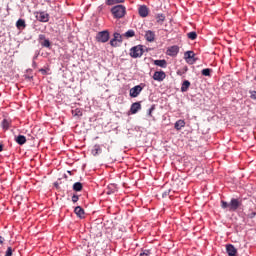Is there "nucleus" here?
Listing matches in <instances>:
<instances>
[{
    "mask_svg": "<svg viewBox=\"0 0 256 256\" xmlns=\"http://www.w3.org/2000/svg\"><path fill=\"white\" fill-rule=\"evenodd\" d=\"M153 64L156 65L157 67H161L162 69H167V60L165 59L154 60Z\"/></svg>",
    "mask_w": 256,
    "mask_h": 256,
    "instance_id": "dca6fc26",
    "label": "nucleus"
},
{
    "mask_svg": "<svg viewBox=\"0 0 256 256\" xmlns=\"http://www.w3.org/2000/svg\"><path fill=\"white\" fill-rule=\"evenodd\" d=\"M31 71H32L31 69H28V70H27V73H29V72H31Z\"/></svg>",
    "mask_w": 256,
    "mask_h": 256,
    "instance_id": "49530a36",
    "label": "nucleus"
},
{
    "mask_svg": "<svg viewBox=\"0 0 256 256\" xmlns=\"http://www.w3.org/2000/svg\"><path fill=\"white\" fill-rule=\"evenodd\" d=\"M119 3H125V0H105V4L109 7L113 5H119Z\"/></svg>",
    "mask_w": 256,
    "mask_h": 256,
    "instance_id": "412c9836",
    "label": "nucleus"
},
{
    "mask_svg": "<svg viewBox=\"0 0 256 256\" xmlns=\"http://www.w3.org/2000/svg\"><path fill=\"white\" fill-rule=\"evenodd\" d=\"M138 13H139L140 17L145 18V17H147V15H149V8H147V6H145V5H141L138 8Z\"/></svg>",
    "mask_w": 256,
    "mask_h": 256,
    "instance_id": "f8f14e48",
    "label": "nucleus"
},
{
    "mask_svg": "<svg viewBox=\"0 0 256 256\" xmlns=\"http://www.w3.org/2000/svg\"><path fill=\"white\" fill-rule=\"evenodd\" d=\"M189 71V68L187 66H184L182 70L177 71V75H185Z\"/></svg>",
    "mask_w": 256,
    "mask_h": 256,
    "instance_id": "c756f323",
    "label": "nucleus"
},
{
    "mask_svg": "<svg viewBox=\"0 0 256 256\" xmlns=\"http://www.w3.org/2000/svg\"><path fill=\"white\" fill-rule=\"evenodd\" d=\"M25 78L31 81V79H33V76H25Z\"/></svg>",
    "mask_w": 256,
    "mask_h": 256,
    "instance_id": "a19ab883",
    "label": "nucleus"
},
{
    "mask_svg": "<svg viewBox=\"0 0 256 256\" xmlns=\"http://www.w3.org/2000/svg\"><path fill=\"white\" fill-rule=\"evenodd\" d=\"M226 253L228 256H235L237 255V250L235 249V246L233 244L226 245Z\"/></svg>",
    "mask_w": 256,
    "mask_h": 256,
    "instance_id": "2eb2a0df",
    "label": "nucleus"
},
{
    "mask_svg": "<svg viewBox=\"0 0 256 256\" xmlns=\"http://www.w3.org/2000/svg\"><path fill=\"white\" fill-rule=\"evenodd\" d=\"M255 80H256V76H255V78H254Z\"/></svg>",
    "mask_w": 256,
    "mask_h": 256,
    "instance_id": "de8ad7c7",
    "label": "nucleus"
},
{
    "mask_svg": "<svg viewBox=\"0 0 256 256\" xmlns=\"http://www.w3.org/2000/svg\"><path fill=\"white\" fill-rule=\"evenodd\" d=\"M15 141L18 145H25L27 143V138L24 135H18L15 137Z\"/></svg>",
    "mask_w": 256,
    "mask_h": 256,
    "instance_id": "6ab92c4d",
    "label": "nucleus"
},
{
    "mask_svg": "<svg viewBox=\"0 0 256 256\" xmlns=\"http://www.w3.org/2000/svg\"><path fill=\"white\" fill-rule=\"evenodd\" d=\"M73 191H83V184L81 182H75L72 187Z\"/></svg>",
    "mask_w": 256,
    "mask_h": 256,
    "instance_id": "393cba45",
    "label": "nucleus"
},
{
    "mask_svg": "<svg viewBox=\"0 0 256 256\" xmlns=\"http://www.w3.org/2000/svg\"><path fill=\"white\" fill-rule=\"evenodd\" d=\"M167 55H169V57H177L178 53H179V46L174 45L171 46L167 49Z\"/></svg>",
    "mask_w": 256,
    "mask_h": 256,
    "instance_id": "1a4fd4ad",
    "label": "nucleus"
},
{
    "mask_svg": "<svg viewBox=\"0 0 256 256\" xmlns=\"http://www.w3.org/2000/svg\"><path fill=\"white\" fill-rule=\"evenodd\" d=\"M3 151V144L0 143V153Z\"/></svg>",
    "mask_w": 256,
    "mask_h": 256,
    "instance_id": "c03bdc74",
    "label": "nucleus"
},
{
    "mask_svg": "<svg viewBox=\"0 0 256 256\" xmlns=\"http://www.w3.org/2000/svg\"><path fill=\"white\" fill-rule=\"evenodd\" d=\"M39 72L41 73V75H49V68H41Z\"/></svg>",
    "mask_w": 256,
    "mask_h": 256,
    "instance_id": "473e14b6",
    "label": "nucleus"
},
{
    "mask_svg": "<svg viewBox=\"0 0 256 256\" xmlns=\"http://www.w3.org/2000/svg\"><path fill=\"white\" fill-rule=\"evenodd\" d=\"M102 149L101 146L99 144L94 145L93 149H92V155L94 157H97V155H100V153H102Z\"/></svg>",
    "mask_w": 256,
    "mask_h": 256,
    "instance_id": "aec40b11",
    "label": "nucleus"
},
{
    "mask_svg": "<svg viewBox=\"0 0 256 256\" xmlns=\"http://www.w3.org/2000/svg\"><path fill=\"white\" fill-rule=\"evenodd\" d=\"M143 53H145L143 45L133 46L130 49V57H132V59H138L139 57H143Z\"/></svg>",
    "mask_w": 256,
    "mask_h": 256,
    "instance_id": "7ed1b4c3",
    "label": "nucleus"
},
{
    "mask_svg": "<svg viewBox=\"0 0 256 256\" xmlns=\"http://www.w3.org/2000/svg\"><path fill=\"white\" fill-rule=\"evenodd\" d=\"M74 213L80 219H84L85 218V210L81 206H76L75 209H74Z\"/></svg>",
    "mask_w": 256,
    "mask_h": 256,
    "instance_id": "4468645a",
    "label": "nucleus"
},
{
    "mask_svg": "<svg viewBox=\"0 0 256 256\" xmlns=\"http://www.w3.org/2000/svg\"><path fill=\"white\" fill-rule=\"evenodd\" d=\"M113 36L114 38L110 40L111 47H119L118 43H123V38L121 34L115 32Z\"/></svg>",
    "mask_w": 256,
    "mask_h": 256,
    "instance_id": "6e6552de",
    "label": "nucleus"
},
{
    "mask_svg": "<svg viewBox=\"0 0 256 256\" xmlns=\"http://www.w3.org/2000/svg\"><path fill=\"white\" fill-rule=\"evenodd\" d=\"M183 127H185V120L180 119L174 124V128L176 129V131H181Z\"/></svg>",
    "mask_w": 256,
    "mask_h": 256,
    "instance_id": "a211bd4d",
    "label": "nucleus"
},
{
    "mask_svg": "<svg viewBox=\"0 0 256 256\" xmlns=\"http://www.w3.org/2000/svg\"><path fill=\"white\" fill-rule=\"evenodd\" d=\"M3 243H5V238H3L2 236H0V245H3Z\"/></svg>",
    "mask_w": 256,
    "mask_h": 256,
    "instance_id": "58836bf2",
    "label": "nucleus"
},
{
    "mask_svg": "<svg viewBox=\"0 0 256 256\" xmlns=\"http://www.w3.org/2000/svg\"><path fill=\"white\" fill-rule=\"evenodd\" d=\"M73 113L76 117H81V115H83V112H81L79 109H75Z\"/></svg>",
    "mask_w": 256,
    "mask_h": 256,
    "instance_id": "72a5a7b5",
    "label": "nucleus"
},
{
    "mask_svg": "<svg viewBox=\"0 0 256 256\" xmlns=\"http://www.w3.org/2000/svg\"><path fill=\"white\" fill-rule=\"evenodd\" d=\"M212 69L211 68H204L202 71H201V74L204 76V77H211V73H212Z\"/></svg>",
    "mask_w": 256,
    "mask_h": 256,
    "instance_id": "bb28decb",
    "label": "nucleus"
},
{
    "mask_svg": "<svg viewBox=\"0 0 256 256\" xmlns=\"http://www.w3.org/2000/svg\"><path fill=\"white\" fill-rule=\"evenodd\" d=\"M221 208L230 211V213H235L237 209H241L243 202L239 198H232L230 203L225 200H221Z\"/></svg>",
    "mask_w": 256,
    "mask_h": 256,
    "instance_id": "f257e3e1",
    "label": "nucleus"
},
{
    "mask_svg": "<svg viewBox=\"0 0 256 256\" xmlns=\"http://www.w3.org/2000/svg\"><path fill=\"white\" fill-rule=\"evenodd\" d=\"M151 255V250H144L142 253H140V256H149Z\"/></svg>",
    "mask_w": 256,
    "mask_h": 256,
    "instance_id": "f704fd0d",
    "label": "nucleus"
},
{
    "mask_svg": "<svg viewBox=\"0 0 256 256\" xmlns=\"http://www.w3.org/2000/svg\"><path fill=\"white\" fill-rule=\"evenodd\" d=\"M69 175H73V173L71 171H68Z\"/></svg>",
    "mask_w": 256,
    "mask_h": 256,
    "instance_id": "a18cd8bd",
    "label": "nucleus"
},
{
    "mask_svg": "<svg viewBox=\"0 0 256 256\" xmlns=\"http://www.w3.org/2000/svg\"><path fill=\"white\" fill-rule=\"evenodd\" d=\"M165 77H167V74H165V72H163V70L161 71H156L153 75V79L154 81H163L165 79Z\"/></svg>",
    "mask_w": 256,
    "mask_h": 256,
    "instance_id": "9d476101",
    "label": "nucleus"
},
{
    "mask_svg": "<svg viewBox=\"0 0 256 256\" xmlns=\"http://www.w3.org/2000/svg\"><path fill=\"white\" fill-rule=\"evenodd\" d=\"M248 217H249V219H255L256 212H252V213L248 214Z\"/></svg>",
    "mask_w": 256,
    "mask_h": 256,
    "instance_id": "e433bc0d",
    "label": "nucleus"
},
{
    "mask_svg": "<svg viewBox=\"0 0 256 256\" xmlns=\"http://www.w3.org/2000/svg\"><path fill=\"white\" fill-rule=\"evenodd\" d=\"M32 67H34V69H35V67H37V62H35V60H33V62H32Z\"/></svg>",
    "mask_w": 256,
    "mask_h": 256,
    "instance_id": "ea45409f",
    "label": "nucleus"
},
{
    "mask_svg": "<svg viewBox=\"0 0 256 256\" xmlns=\"http://www.w3.org/2000/svg\"><path fill=\"white\" fill-rule=\"evenodd\" d=\"M144 87H145V84L141 83L140 85H136L133 88H131L129 91L130 97H132V98L139 97V95H141V91H143Z\"/></svg>",
    "mask_w": 256,
    "mask_h": 256,
    "instance_id": "423d86ee",
    "label": "nucleus"
},
{
    "mask_svg": "<svg viewBox=\"0 0 256 256\" xmlns=\"http://www.w3.org/2000/svg\"><path fill=\"white\" fill-rule=\"evenodd\" d=\"M37 57H39V51L35 52V55L33 56V61H35V59H37Z\"/></svg>",
    "mask_w": 256,
    "mask_h": 256,
    "instance_id": "4c0bfd02",
    "label": "nucleus"
},
{
    "mask_svg": "<svg viewBox=\"0 0 256 256\" xmlns=\"http://www.w3.org/2000/svg\"><path fill=\"white\" fill-rule=\"evenodd\" d=\"M124 37H126V39H130L131 37H135V30H128L127 32H125Z\"/></svg>",
    "mask_w": 256,
    "mask_h": 256,
    "instance_id": "cd10ccee",
    "label": "nucleus"
},
{
    "mask_svg": "<svg viewBox=\"0 0 256 256\" xmlns=\"http://www.w3.org/2000/svg\"><path fill=\"white\" fill-rule=\"evenodd\" d=\"M188 39H191V41H195L197 39V32L192 31L187 34Z\"/></svg>",
    "mask_w": 256,
    "mask_h": 256,
    "instance_id": "c85d7f7f",
    "label": "nucleus"
},
{
    "mask_svg": "<svg viewBox=\"0 0 256 256\" xmlns=\"http://www.w3.org/2000/svg\"><path fill=\"white\" fill-rule=\"evenodd\" d=\"M115 191H117V186L115 184L108 185L107 195H113Z\"/></svg>",
    "mask_w": 256,
    "mask_h": 256,
    "instance_id": "a878e982",
    "label": "nucleus"
},
{
    "mask_svg": "<svg viewBox=\"0 0 256 256\" xmlns=\"http://www.w3.org/2000/svg\"><path fill=\"white\" fill-rule=\"evenodd\" d=\"M111 13L114 19H123L127 15V8L124 5L118 4L111 8Z\"/></svg>",
    "mask_w": 256,
    "mask_h": 256,
    "instance_id": "f03ea898",
    "label": "nucleus"
},
{
    "mask_svg": "<svg viewBox=\"0 0 256 256\" xmlns=\"http://www.w3.org/2000/svg\"><path fill=\"white\" fill-rule=\"evenodd\" d=\"M77 201H79V196L77 194H74L72 196V202L77 203Z\"/></svg>",
    "mask_w": 256,
    "mask_h": 256,
    "instance_id": "c9c22d12",
    "label": "nucleus"
},
{
    "mask_svg": "<svg viewBox=\"0 0 256 256\" xmlns=\"http://www.w3.org/2000/svg\"><path fill=\"white\" fill-rule=\"evenodd\" d=\"M38 41L42 47L46 49H51V41L46 38L45 34H40L38 36Z\"/></svg>",
    "mask_w": 256,
    "mask_h": 256,
    "instance_id": "0eeeda50",
    "label": "nucleus"
},
{
    "mask_svg": "<svg viewBox=\"0 0 256 256\" xmlns=\"http://www.w3.org/2000/svg\"><path fill=\"white\" fill-rule=\"evenodd\" d=\"M16 27L17 29L21 30V29H25V27H27V24L25 23V19H18L16 22Z\"/></svg>",
    "mask_w": 256,
    "mask_h": 256,
    "instance_id": "4be33fe9",
    "label": "nucleus"
},
{
    "mask_svg": "<svg viewBox=\"0 0 256 256\" xmlns=\"http://www.w3.org/2000/svg\"><path fill=\"white\" fill-rule=\"evenodd\" d=\"M35 18L37 19V21H39L40 23H49V13L45 12V11H38V12H34Z\"/></svg>",
    "mask_w": 256,
    "mask_h": 256,
    "instance_id": "20e7f679",
    "label": "nucleus"
},
{
    "mask_svg": "<svg viewBox=\"0 0 256 256\" xmlns=\"http://www.w3.org/2000/svg\"><path fill=\"white\" fill-rule=\"evenodd\" d=\"M146 41H148V43H153V41H155V33L151 30H147L145 32V35H144Z\"/></svg>",
    "mask_w": 256,
    "mask_h": 256,
    "instance_id": "ddd939ff",
    "label": "nucleus"
},
{
    "mask_svg": "<svg viewBox=\"0 0 256 256\" xmlns=\"http://www.w3.org/2000/svg\"><path fill=\"white\" fill-rule=\"evenodd\" d=\"M184 57L187 61V63H191V59L195 57V53L193 51H187L184 53Z\"/></svg>",
    "mask_w": 256,
    "mask_h": 256,
    "instance_id": "5701e85b",
    "label": "nucleus"
},
{
    "mask_svg": "<svg viewBox=\"0 0 256 256\" xmlns=\"http://www.w3.org/2000/svg\"><path fill=\"white\" fill-rule=\"evenodd\" d=\"M11 126V121H9L8 119H3L1 122V127L4 131L9 130V127Z\"/></svg>",
    "mask_w": 256,
    "mask_h": 256,
    "instance_id": "b1692460",
    "label": "nucleus"
},
{
    "mask_svg": "<svg viewBox=\"0 0 256 256\" xmlns=\"http://www.w3.org/2000/svg\"><path fill=\"white\" fill-rule=\"evenodd\" d=\"M32 29H35V31H37V24H33Z\"/></svg>",
    "mask_w": 256,
    "mask_h": 256,
    "instance_id": "79ce46f5",
    "label": "nucleus"
},
{
    "mask_svg": "<svg viewBox=\"0 0 256 256\" xmlns=\"http://www.w3.org/2000/svg\"><path fill=\"white\" fill-rule=\"evenodd\" d=\"M189 87H191V82H189V80H184L181 86V92L187 93V91H189Z\"/></svg>",
    "mask_w": 256,
    "mask_h": 256,
    "instance_id": "f3484780",
    "label": "nucleus"
},
{
    "mask_svg": "<svg viewBox=\"0 0 256 256\" xmlns=\"http://www.w3.org/2000/svg\"><path fill=\"white\" fill-rule=\"evenodd\" d=\"M155 111V105H152L149 109H148V117H153V112Z\"/></svg>",
    "mask_w": 256,
    "mask_h": 256,
    "instance_id": "2f4dec72",
    "label": "nucleus"
},
{
    "mask_svg": "<svg viewBox=\"0 0 256 256\" xmlns=\"http://www.w3.org/2000/svg\"><path fill=\"white\" fill-rule=\"evenodd\" d=\"M167 195H169V192H164L163 193V197H167Z\"/></svg>",
    "mask_w": 256,
    "mask_h": 256,
    "instance_id": "37998d69",
    "label": "nucleus"
},
{
    "mask_svg": "<svg viewBox=\"0 0 256 256\" xmlns=\"http://www.w3.org/2000/svg\"><path fill=\"white\" fill-rule=\"evenodd\" d=\"M156 19H158V23H163L165 21V15L164 14H157Z\"/></svg>",
    "mask_w": 256,
    "mask_h": 256,
    "instance_id": "7c9ffc66",
    "label": "nucleus"
},
{
    "mask_svg": "<svg viewBox=\"0 0 256 256\" xmlns=\"http://www.w3.org/2000/svg\"><path fill=\"white\" fill-rule=\"evenodd\" d=\"M141 111V102H134L130 107L131 115H135Z\"/></svg>",
    "mask_w": 256,
    "mask_h": 256,
    "instance_id": "9b49d317",
    "label": "nucleus"
},
{
    "mask_svg": "<svg viewBox=\"0 0 256 256\" xmlns=\"http://www.w3.org/2000/svg\"><path fill=\"white\" fill-rule=\"evenodd\" d=\"M109 39H110L109 30H103L101 32H98L96 35V41H98V43H107Z\"/></svg>",
    "mask_w": 256,
    "mask_h": 256,
    "instance_id": "39448f33",
    "label": "nucleus"
}]
</instances>
